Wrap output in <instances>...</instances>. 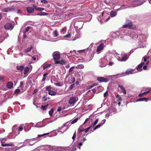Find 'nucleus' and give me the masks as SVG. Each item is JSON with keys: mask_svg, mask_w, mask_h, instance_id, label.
<instances>
[{"mask_svg": "<svg viewBox=\"0 0 151 151\" xmlns=\"http://www.w3.org/2000/svg\"><path fill=\"white\" fill-rule=\"evenodd\" d=\"M52 55L55 64H59L61 65H63L66 64V62L63 59L59 60L60 58V53L59 52L55 51L52 54Z\"/></svg>", "mask_w": 151, "mask_h": 151, "instance_id": "obj_1", "label": "nucleus"}, {"mask_svg": "<svg viewBox=\"0 0 151 151\" xmlns=\"http://www.w3.org/2000/svg\"><path fill=\"white\" fill-rule=\"evenodd\" d=\"M127 23L122 26L123 28H127L129 29H136V26H133V24L132 21L129 20H127L126 21Z\"/></svg>", "mask_w": 151, "mask_h": 151, "instance_id": "obj_2", "label": "nucleus"}, {"mask_svg": "<svg viewBox=\"0 0 151 151\" xmlns=\"http://www.w3.org/2000/svg\"><path fill=\"white\" fill-rule=\"evenodd\" d=\"M37 91V89H35L34 91V93H33V95H34V96L33 98V104L36 106L37 108H38L37 106L38 104V98L36 93Z\"/></svg>", "mask_w": 151, "mask_h": 151, "instance_id": "obj_3", "label": "nucleus"}, {"mask_svg": "<svg viewBox=\"0 0 151 151\" xmlns=\"http://www.w3.org/2000/svg\"><path fill=\"white\" fill-rule=\"evenodd\" d=\"M78 99L77 97H73L70 98L68 101L69 103L71 105L73 106L78 101Z\"/></svg>", "mask_w": 151, "mask_h": 151, "instance_id": "obj_4", "label": "nucleus"}, {"mask_svg": "<svg viewBox=\"0 0 151 151\" xmlns=\"http://www.w3.org/2000/svg\"><path fill=\"white\" fill-rule=\"evenodd\" d=\"M35 143L34 140L33 139H26L24 142L23 144V146H28L29 145H32Z\"/></svg>", "mask_w": 151, "mask_h": 151, "instance_id": "obj_5", "label": "nucleus"}, {"mask_svg": "<svg viewBox=\"0 0 151 151\" xmlns=\"http://www.w3.org/2000/svg\"><path fill=\"white\" fill-rule=\"evenodd\" d=\"M73 15V13L70 12H67L63 14V16L66 20H68L70 19L71 17Z\"/></svg>", "mask_w": 151, "mask_h": 151, "instance_id": "obj_6", "label": "nucleus"}, {"mask_svg": "<svg viewBox=\"0 0 151 151\" xmlns=\"http://www.w3.org/2000/svg\"><path fill=\"white\" fill-rule=\"evenodd\" d=\"M33 7H28L27 8V12L29 13H32L33 12L35 9L37 10H38L35 4H33L32 5Z\"/></svg>", "mask_w": 151, "mask_h": 151, "instance_id": "obj_7", "label": "nucleus"}, {"mask_svg": "<svg viewBox=\"0 0 151 151\" xmlns=\"http://www.w3.org/2000/svg\"><path fill=\"white\" fill-rule=\"evenodd\" d=\"M97 80L100 82H107L109 81V79L102 77H98L97 78Z\"/></svg>", "mask_w": 151, "mask_h": 151, "instance_id": "obj_8", "label": "nucleus"}, {"mask_svg": "<svg viewBox=\"0 0 151 151\" xmlns=\"http://www.w3.org/2000/svg\"><path fill=\"white\" fill-rule=\"evenodd\" d=\"M104 46V45L103 43L99 44L98 47L96 50V52L98 54L99 53L100 51L103 49Z\"/></svg>", "mask_w": 151, "mask_h": 151, "instance_id": "obj_9", "label": "nucleus"}, {"mask_svg": "<svg viewBox=\"0 0 151 151\" xmlns=\"http://www.w3.org/2000/svg\"><path fill=\"white\" fill-rule=\"evenodd\" d=\"M4 27L5 29L11 30L13 29L14 27L11 23H8L5 25Z\"/></svg>", "mask_w": 151, "mask_h": 151, "instance_id": "obj_10", "label": "nucleus"}, {"mask_svg": "<svg viewBox=\"0 0 151 151\" xmlns=\"http://www.w3.org/2000/svg\"><path fill=\"white\" fill-rule=\"evenodd\" d=\"M134 70L130 69L127 70V71L125 72L124 73H123V74H122V75H123L122 76H124L125 74V76L128 75L129 74H132L133 73V72Z\"/></svg>", "mask_w": 151, "mask_h": 151, "instance_id": "obj_11", "label": "nucleus"}, {"mask_svg": "<svg viewBox=\"0 0 151 151\" xmlns=\"http://www.w3.org/2000/svg\"><path fill=\"white\" fill-rule=\"evenodd\" d=\"M17 125H14L12 128V131L14 132L15 134V135H17L19 134V132H18L17 130V129L16 128Z\"/></svg>", "mask_w": 151, "mask_h": 151, "instance_id": "obj_12", "label": "nucleus"}, {"mask_svg": "<svg viewBox=\"0 0 151 151\" xmlns=\"http://www.w3.org/2000/svg\"><path fill=\"white\" fill-rule=\"evenodd\" d=\"M105 119L103 120L101 123H100L98 125H96L93 129V130H94L98 128H99L101 126H102L105 122Z\"/></svg>", "mask_w": 151, "mask_h": 151, "instance_id": "obj_13", "label": "nucleus"}, {"mask_svg": "<svg viewBox=\"0 0 151 151\" xmlns=\"http://www.w3.org/2000/svg\"><path fill=\"white\" fill-rule=\"evenodd\" d=\"M145 64L144 62H142L140 64H139L138 66L137 67V70L138 71H141L142 70V68Z\"/></svg>", "mask_w": 151, "mask_h": 151, "instance_id": "obj_14", "label": "nucleus"}, {"mask_svg": "<svg viewBox=\"0 0 151 151\" xmlns=\"http://www.w3.org/2000/svg\"><path fill=\"white\" fill-rule=\"evenodd\" d=\"M75 81V78L73 76H71L68 78V82L70 84H72Z\"/></svg>", "mask_w": 151, "mask_h": 151, "instance_id": "obj_15", "label": "nucleus"}, {"mask_svg": "<svg viewBox=\"0 0 151 151\" xmlns=\"http://www.w3.org/2000/svg\"><path fill=\"white\" fill-rule=\"evenodd\" d=\"M128 58L127 57V54H125L122 58H119V60L120 61H125L128 59Z\"/></svg>", "mask_w": 151, "mask_h": 151, "instance_id": "obj_16", "label": "nucleus"}, {"mask_svg": "<svg viewBox=\"0 0 151 151\" xmlns=\"http://www.w3.org/2000/svg\"><path fill=\"white\" fill-rule=\"evenodd\" d=\"M5 149H6V151H16L19 150V148H13L12 147H8L5 148Z\"/></svg>", "mask_w": 151, "mask_h": 151, "instance_id": "obj_17", "label": "nucleus"}, {"mask_svg": "<svg viewBox=\"0 0 151 151\" xmlns=\"http://www.w3.org/2000/svg\"><path fill=\"white\" fill-rule=\"evenodd\" d=\"M13 83L11 82H9L6 84V87L9 89H11L13 87Z\"/></svg>", "mask_w": 151, "mask_h": 151, "instance_id": "obj_18", "label": "nucleus"}, {"mask_svg": "<svg viewBox=\"0 0 151 151\" xmlns=\"http://www.w3.org/2000/svg\"><path fill=\"white\" fill-rule=\"evenodd\" d=\"M23 70V73L25 75H27V73L28 72L29 70V68L27 67H24Z\"/></svg>", "mask_w": 151, "mask_h": 151, "instance_id": "obj_19", "label": "nucleus"}, {"mask_svg": "<svg viewBox=\"0 0 151 151\" xmlns=\"http://www.w3.org/2000/svg\"><path fill=\"white\" fill-rule=\"evenodd\" d=\"M60 149L61 151H69L70 150H72L70 147L66 148L62 147L60 148Z\"/></svg>", "mask_w": 151, "mask_h": 151, "instance_id": "obj_20", "label": "nucleus"}, {"mask_svg": "<svg viewBox=\"0 0 151 151\" xmlns=\"http://www.w3.org/2000/svg\"><path fill=\"white\" fill-rule=\"evenodd\" d=\"M149 99L148 98L143 97L142 98H141L139 99H138L137 100V101H145L146 102Z\"/></svg>", "mask_w": 151, "mask_h": 151, "instance_id": "obj_21", "label": "nucleus"}, {"mask_svg": "<svg viewBox=\"0 0 151 151\" xmlns=\"http://www.w3.org/2000/svg\"><path fill=\"white\" fill-rule=\"evenodd\" d=\"M48 94L51 96H55L56 94V92L54 91L51 90L49 92Z\"/></svg>", "mask_w": 151, "mask_h": 151, "instance_id": "obj_22", "label": "nucleus"}, {"mask_svg": "<svg viewBox=\"0 0 151 151\" xmlns=\"http://www.w3.org/2000/svg\"><path fill=\"white\" fill-rule=\"evenodd\" d=\"M24 67L23 66H17V70L22 72L24 69Z\"/></svg>", "mask_w": 151, "mask_h": 151, "instance_id": "obj_23", "label": "nucleus"}, {"mask_svg": "<svg viewBox=\"0 0 151 151\" xmlns=\"http://www.w3.org/2000/svg\"><path fill=\"white\" fill-rule=\"evenodd\" d=\"M48 15V14L44 12H40L38 13V15L40 16H46Z\"/></svg>", "mask_w": 151, "mask_h": 151, "instance_id": "obj_24", "label": "nucleus"}, {"mask_svg": "<svg viewBox=\"0 0 151 151\" xmlns=\"http://www.w3.org/2000/svg\"><path fill=\"white\" fill-rule=\"evenodd\" d=\"M32 46H31L30 47H29L27 49H26L24 50L25 53H28V52H29L31 51V50H32Z\"/></svg>", "mask_w": 151, "mask_h": 151, "instance_id": "obj_25", "label": "nucleus"}, {"mask_svg": "<svg viewBox=\"0 0 151 151\" xmlns=\"http://www.w3.org/2000/svg\"><path fill=\"white\" fill-rule=\"evenodd\" d=\"M13 144H12V143H10L9 144H2L1 145L3 147H6V146H12L13 145Z\"/></svg>", "mask_w": 151, "mask_h": 151, "instance_id": "obj_26", "label": "nucleus"}, {"mask_svg": "<svg viewBox=\"0 0 151 151\" xmlns=\"http://www.w3.org/2000/svg\"><path fill=\"white\" fill-rule=\"evenodd\" d=\"M116 13L115 11H112L110 13V16L111 17H113L115 16L116 15Z\"/></svg>", "mask_w": 151, "mask_h": 151, "instance_id": "obj_27", "label": "nucleus"}, {"mask_svg": "<svg viewBox=\"0 0 151 151\" xmlns=\"http://www.w3.org/2000/svg\"><path fill=\"white\" fill-rule=\"evenodd\" d=\"M49 105V104H47L45 105H42V106L41 109L43 110H46V108Z\"/></svg>", "mask_w": 151, "mask_h": 151, "instance_id": "obj_28", "label": "nucleus"}, {"mask_svg": "<svg viewBox=\"0 0 151 151\" xmlns=\"http://www.w3.org/2000/svg\"><path fill=\"white\" fill-rule=\"evenodd\" d=\"M50 64H45L43 66V69L44 70H45L46 68L48 67H50L51 66Z\"/></svg>", "mask_w": 151, "mask_h": 151, "instance_id": "obj_29", "label": "nucleus"}, {"mask_svg": "<svg viewBox=\"0 0 151 151\" xmlns=\"http://www.w3.org/2000/svg\"><path fill=\"white\" fill-rule=\"evenodd\" d=\"M116 98L117 99V101H121L122 98L120 95L118 94V95H116Z\"/></svg>", "mask_w": 151, "mask_h": 151, "instance_id": "obj_30", "label": "nucleus"}, {"mask_svg": "<svg viewBox=\"0 0 151 151\" xmlns=\"http://www.w3.org/2000/svg\"><path fill=\"white\" fill-rule=\"evenodd\" d=\"M150 90L146 92H144L142 94H140L138 96L140 97H142L143 95L146 94L148 93H149L150 92Z\"/></svg>", "mask_w": 151, "mask_h": 151, "instance_id": "obj_31", "label": "nucleus"}, {"mask_svg": "<svg viewBox=\"0 0 151 151\" xmlns=\"http://www.w3.org/2000/svg\"><path fill=\"white\" fill-rule=\"evenodd\" d=\"M96 125V124L93 123L92 125L90 126L89 127L87 128V130H88L91 128H93Z\"/></svg>", "mask_w": 151, "mask_h": 151, "instance_id": "obj_32", "label": "nucleus"}, {"mask_svg": "<svg viewBox=\"0 0 151 151\" xmlns=\"http://www.w3.org/2000/svg\"><path fill=\"white\" fill-rule=\"evenodd\" d=\"M75 85V83L72 84L69 87L68 89L69 90H72L74 87Z\"/></svg>", "mask_w": 151, "mask_h": 151, "instance_id": "obj_33", "label": "nucleus"}, {"mask_svg": "<svg viewBox=\"0 0 151 151\" xmlns=\"http://www.w3.org/2000/svg\"><path fill=\"white\" fill-rule=\"evenodd\" d=\"M84 65L82 64H81L78 65L77 66H76V68H78L79 69H83L84 68Z\"/></svg>", "mask_w": 151, "mask_h": 151, "instance_id": "obj_34", "label": "nucleus"}, {"mask_svg": "<svg viewBox=\"0 0 151 151\" xmlns=\"http://www.w3.org/2000/svg\"><path fill=\"white\" fill-rule=\"evenodd\" d=\"M54 111V109H51L49 112V114L50 115L52 116Z\"/></svg>", "mask_w": 151, "mask_h": 151, "instance_id": "obj_35", "label": "nucleus"}, {"mask_svg": "<svg viewBox=\"0 0 151 151\" xmlns=\"http://www.w3.org/2000/svg\"><path fill=\"white\" fill-rule=\"evenodd\" d=\"M48 75L47 73H45L44 74L43 76V78L42 80V81H44L45 80V78L46 76Z\"/></svg>", "mask_w": 151, "mask_h": 151, "instance_id": "obj_36", "label": "nucleus"}, {"mask_svg": "<svg viewBox=\"0 0 151 151\" xmlns=\"http://www.w3.org/2000/svg\"><path fill=\"white\" fill-rule=\"evenodd\" d=\"M78 120V118H76L71 122V124H73L77 122Z\"/></svg>", "mask_w": 151, "mask_h": 151, "instance_id": "obj_37", "label": "nucleus"}, {"mask_svg": "<svg viewBox=\"0 0 151 151\" xmlns=\"http://www.w3.org/2000/svg\"><path fill=\"white\" fill-rule=\"evenodd\" d=\"M51 87L50 86H47L46 88V89L47 91H48L49 92L51 90Z\"/></svg>", "mask_w": 151, "mask_h": 151, "instance_id": "obj_38", "label": "nucleus"}, {"mask_svg": "<svg viewBox=\"0 0 151 151\" xmlns=\"http://www.w3.org/2000/svg\"><path fill=\"white\" fill-rule=\"evenodd\" d=\"M23 129V127L22 126V125H21L19 126V127L18 129V132L19 131H21Z\"/></svg>", "mask_w": 151, "mask_h": 151, "instance_id": "obj_39", "label": "nucleus"}, {"mask_svg": "<svg viewBox=\"0 0 151 151\" xmlns=\"http://www.w3.org/2000/svg\"><path fill=\"white\" fill-rule=\"evenodd\" d=\"M74 68V67H72L70 68L69 70V73H73V71Z\"/></svg>", "mask_w": 151, "mask_h": 151, "instance_id": "obj_40", "label": "nucleus"}, {"mask_svg": "<svg viewBox=\"0 0 151 151\" xmlns=\"http://www.w3.org/2000/svg\"><path fill=\"white\" fill-rule=\"evenodd\" d=\"M85 50H79L77 51V52L80 53H84L85 52Z\"/></svg>", "mask_w": 151, "mask_h": 151, "instance_id": "obj_41", "label": "nucleus"}, {"mask_svg": "<svg viewBox=\"0 0 151 151\" xmlns=\"http://www.w3.org/2000/svg\"><path fill=\"white\" fill-rule=\"evenodd\" d=\"M1 11L3 12H8V8L3 9H2Z\"/></svg>", "mask_w": 151, "mask_h": 151, "instance_id": "obj_42", "label": "nucleus"}, {"mask_svg": "<svg viewBox=\"0 0 151 151\" xmlns=\"http://www.w3.org/2000/svg\"><path fill=\"white\" fill-rule=\"evenodd\" d=\"M86 129H87V128L86 129H80L79 130V133L80 132H82L84 131H85V132H86L87 131H88V130H87Z\"/></svg>", "mask_w": 151, "mask_h": 151, "instance_id": "obj_43", "label": "nucleus"}, {"mask_svg": "<svg viewBox=\"0 0 151 151\" xmlns=\"http://www.w3.org/2000/svg\"><path fill=\"white\" fill-rule=\"evenodd\" d=\"M14 8L12 7L10 8H8V12L14 11Z\"/></svg>", "mask_w": 151, "mask_h": 151, "instance_id": "obj_44", "label": "nucleus"}, {"mask_svg": "<svg viewBox=\"0 0 151 151\" xmlns=\"http://www.w3.org/2000/svg\"><path fill=\"white\" fill-rule=\"evenodd\" d=\"M50 132H48V133H44V134H41V135L38 134V137H41L43 136H44V135H47L49 134V133H50Z\"/></svg>", "mask_w": 151, "mask_h": 151, "instance_id": "obj_45", "label": "nucleus"}, {"mask_svg": "<svg viewBox=\"0 0 151 151\" xmlns=\"http://www.w3.org/2000/svg\"><path fill=\"white\" fill-rule=\"evenodd\" d=\"M41 1L42 3L45 4H47L48 2L46 0H41Z\"/></svg>", "mask_w": 151, "mask_h": 151, "instance_id": "obj_46", "label": "nucleus"}, {"mask_svg": "<svg viewBox=\"0 0 151 151\" xmlns=\"http://www.w3.org/2000/svg\"><path fill=\"white\" fill-rule=\"evenodd\" d=\"M47 97L45 96H44L42 98V101H47Z\"/></svg>", "mask_w": 151, "mask_h": 151, "instance_id": "obj_47", "label": "nucleus"}, {"mask_svg": "<svg viewBox=\"0 0 151 151\" xmlns=\"http://www.w3.org/2000/svg\"><path fill=\"white\" fill-rule=\"evenodd\" d=\"M53 33L55 37H57L58 35V33L57 31H55L53 32Z\"/></svg>", "mask_w": 151, "mask_h": 151, "instance_id": "obj_48", "label": "nucleus"}, {"mask_svg": "<svg viewBox=\"0 0 151 151\" xmlns=\"http://www.w3.org/2000/svg\"><path fill=\"white\" fill-rule=\"evenodd\" d=\"M55 84L56 86H62L63 85V84H61L60 83V82L58 83H55Z\"/></svg>", "mask_w": 151, "mask_h": 151, "instance_id": "obj_49", "label": "nucleus"}, {"mask_svg": "<svg viewBox=\"0 0 151 151\" xmlns=\"http://www.w3.org/2000/svg\"><path fill=\"white\" fill-rule=\"evenodd\" d=\"M20 92V90L19 89H16L15 91V93L16 94H18Z\"/></svg>", "mask_w": 151, "mask_h": 151, "instance_id": "obj_50", "label": "nucleus"}, {"mask_svg": "<svg viewBox=\"0 0 151 151\" xmlns=\"http://www.w3.org/2000/svg\"><path fill=\"white\" fill-rule=\"evenodd\" d=\"M108 95V93L107 91H106L105 93H104V97H106Z\"/></svg>", "mask_w": 151, "mask_h": 151, "instance_id": "obj_51", "label": "nucleus"}, {"mask_svg": "<svg viewBox=\"0 0 151 151\" xmlns=\"http://www.w3.org/2000/svg\"><path fill=\"white\" fill-rule=\"evenodd\" d=\"M0 140L1 141V142H4L6 141V138H4L2 139H0Z\"/></svg>", "mask_w": 151, "mask_h": 151, "instance_id": "obj_52", "label": "nucleus"}, {"mask_svg": "<svg viewBox=\"0 0 151 151\" xmlns=\"http://www.w3.org/2000/svg\"><path fill=\"white\" fill-rule=\"evenodd\" d=\"M6 149L5 148H3L2 147H0V151H6Z\"/></svg>", "mask_w": 151, "mask_h": 151, "instance_id": "obj_53", "label": "nucleus"}, {"mask_svg": "<svg viewBox=\"0 0 151 151\" xmlns=\"http://www.w3.org/2000/svg\"><path fill=\"white\" fill-rule=\"evenodd\" d=\"M76 137V132H75L72 137V138L73 140H75V139Z\"/></svg>", "mask_w": 151, "mask_h": 151, "instance_id": "obj_54", "label": "nucleus"}, {"mask_svg": "<svg viewBox=\"0 0 151 151\" xmlns=\"http://www.w3.org/2000/svg\"><path fill=\"white\" fill-rule=\"evenodd\" d=\"M118 87L120 88L122 90L124 88V87L123 86L121 85H119L118 86Z\"/></svg>", "mask_w": 151, "mask_h": 151, "instance_id": "obj_55", "label": "nucleus"}, {"mask_svg": "<svg viewBox=\"0 0 151 151\" xmlns=\"http://www.w3.org/2000/svg\"><path fill=\"white\" fill-rule=\"evenodd\" d=\"M98 121H99V119L98 118L96 119L95 121L93 123H94V124H95L96 125L97 124V122H98Z\"/></svg>", "mask_w": 151, "mask_h": 151, "instance_id": "obj_56", "label": "nucleus"}, {"mask_svg": "<svg viewBox=\"0 0 151 151\" xmlns=\"http://www.w3.org/2000/svg\"><path fill=\"white\" fill-rule=\"evenodd\" d=\"M30 29V27H29V26H28L27 27L26 29V30H25V32H27Z\"/></svg>", "mask_w": 151, "mask_h": 151, "instance_id": "obj_57", "label": "nucleus"}, {"mask_svg": "<svg viewBox=\"0 0 151 151\" xmlns=\"http://www.w3.org/2000/svg\"><path fill=\"white\" fill-rule=\"evenodd\" d=\"M38 11H42L44 10V9L43 8H42L38 7Z\"/></svg>", "mask_w": 151, "mask_h": 151, "instance_id": "obj_58", "label": "nucleus"}, {"mask_svg": "<svg viewBox=\"0 0 151 151\" xmlns=\"http://www.w3.org/2000/svg\"><path fill=\"white\" fill-rule=\"evenodd\" d=\"M147 66L146 65H145L143 67V69L145 70H146L147 69Z\"/></svg>", "mask_w": 151, "mask_h": 151, "instance_id": "obj_59", "label": "nucleus"}, {"mask_svg": "<svg viewBox=\"0 0 151 151\" xmlns=\"http://www.w3.org/2000/svg\"><path fill=\"white\" fill-rule=\"evenodd\" d=\"M61 110H62V108H61V107H60L58 109L57 111L58 112H59V111H61Z\"/></svg>", "mask_w": 151, "mask_h": 151, "instance_id": "obj_60", "label": "nucleus"}, {"mask_svg": "<svg viewBox=\"0 0 151 151\" xmlns=\"http://www.w3.org/2000/svg\"><path fill=\"white\" fill-rule=\"evenodd\" d=\"M91 91H92V92L93 93H95L96 92V90L95 88H93V89H92L91 90Z\"/></svg>", "mask_w": 151, "mask_h": 151, "instance_id": "obj_61", "label": "nucleus"}, {"mask_svg": "<svg viewBox=\"0 0 151 151\" xmlns=\"http://www.w3.org/2000/svg\"><path fill=\"white\" fill-rule=\"evenodd\" d=\"M122 91L124 94H126V91L125 88L122 90Z\"/></svg>", "mask_w": 151, "mask_h": 151, "instance_id": "obj_62", "label": "nucleus"}, {"mask_svg": "<svg viewBox=\"0 0 151 151\" xmlns=\"http://www.w3.org/2000/svg\"><path fill=\"white\" fill-rule=\"evenodd\" d=\"M23 84V82L22 81H21L20 82V87H22Z\"/></svg>", "mask_w": 151, "mask_h": 151, "instance_id": "obj_63", "label": "nucleus"}, {"mask_svg": "<svg viewBox=\"0 0 151 151\" xmlns=\"http://www.w3.org/2000/svg\"><path fill=\"white\" fill-rule=\"evenodd\" d=\"M89 119V118H87L85 120L83 124H85L86 123V122L88 121V120Z\"/></svg>", "mask_w": 151, "mask_h": 151, "instance_id": "obj_64", "label": "nucleus"}]
</instances>
